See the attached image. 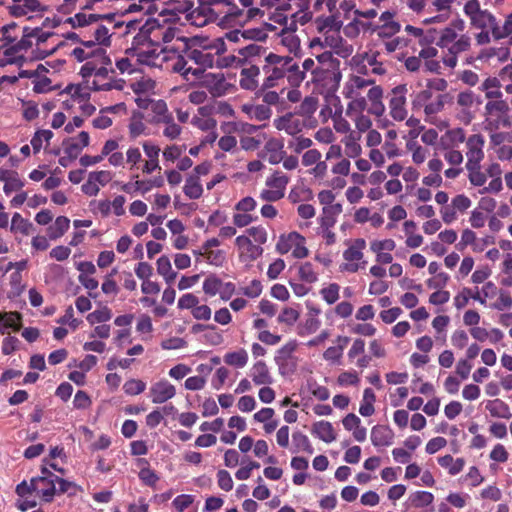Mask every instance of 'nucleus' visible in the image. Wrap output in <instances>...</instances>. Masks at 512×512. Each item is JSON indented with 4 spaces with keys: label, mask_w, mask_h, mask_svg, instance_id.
<instances>
[{
    "label": "nucleus",
    "mask_w": 512,
    "mask_h": 512,
    "mask_svg": "<svg viewBox=\"0 0 512 512\" xmlns=\"http://www.w3.org/2000/svg\"><path fill=\"white\" fill-rule=\"evenodd\" d=\"M465 28V21L458 17L440 30L428 31L431 42L442 51L443 64L449 68H455L458 56L471 49L472 39L463 33Z\"/></svg>",
    "instance_id": "obj_1"
},
{
    "label": "nucleus",
    "mask_w": 512,
    "mask_h": 512,
    "mask_svg": "<svg viewBox=\"0 0 512 512\" xmlns=\"http://www.w3.org/2000/svg\"><path fill=\"white\" fill-rule=\"evenodd\" d=\"M485 138L482 134H471L465 143L467 177L474 187H482L486 183V173L483 172L481 162L483 161Z\"/></svg>",
    "instance_id": "obj_2"
},
{
    "label": "nucleus",
    "mask_w": 512,
    "mask_h": 512,
    "mask_svg": "<svg viewBox=\"0 0 512 512\" xmlns=\"http://www.w3.org/2000/svg\"><path fill=\"white\" fill-rule=\"evenodd\" d=\"M317 69L311 81L328 91H335L340 85L342 78L340 71V60L335 58L329 51L319 54L317 57Z\"/></svg>",
    "instance_id": "obj_3"
},
{
    "label": "nucleus",
    "mask_w": 512,
    "mask_h": 512,
    "mask_svg": "<svg viewBox=\"0 0 512 512\" xmlns=\"http://www.w3.org/2000/svg\"><path fill=\"white\" fill-rule=\"evenodd\" d=\"M108 66L101 61L85 62L80 68L79 74L84 79V83L93 91H110L114 88L112 81L109 79V73L113 72Z\"/></svg>",
    "instance_id": "obj_4"
},
{
    "label": "nucleus",
    "mask_w": 512,
    "mask_h": 512,
    "mask_svg": "<svg viewBox=\"0 0 512 512\" xmlns=\"http://www.w3.org/2000/svg\"><path fill=\"white\" fill-rule=\"evenodd\" d=\"M290 63L289 56H280L273 52H269L265 56V63L262 70L265 74L263 80L265 88H273L280 85V82L286 78L287 72H289Z\"/></svg>",
    "instance_id": "obj_5"
},
{
    "label": "nucleus",
    "mask_w": 512,
    "mask_h": 512,
    "mask_svg": "<svg viewBox=\"0 0 512 512\" xmlns=\"http://www.w3.org/2000/svg\"><path fill=\"white\" fill-rule=\"evenodd\" d=\"M463 12L469 20L470 27L476 30L493 29L496 26V16L487 9H482L479 0H467L463 6Z\"/></svg>",
    "instance_id": "obj_6"
},
{
    "label": "nucleus",
    "mask_w": 512,
    "mask_h": 512,
    "mask_svg": "<svg viewBox=\"0 0 512 512\" xmlns=\"http://www.w3.org/2000/svg\"><path fill=\"white\" fill-rule=\"evenodd\" d=\"M375 81L372 79H366L362 76H352L349 82L345 86V96L350 98L351 101L347 107V114L351 112H363L367 108V100L362 95V91L369 86H373Z\"/></svg>",
    "instance_id": "obj_7"
},
{
    "label": "nucleus",
    "mask_w": 512,
    "mask_h": 512,
    "mask_svg": "<svg viewBox=\"0 0 512 512\" xmlns=\"http://www.w3.org/2000/svg\"><path fill=\"white\" fill-rule=\"evenodd\" d=\"M509 105L502 98L492 99L485 104V117L491 129L507 128L511 125Z\"/></svg>",
    "instance_id": "obj_8"
},
{
    "label": "nucleus",
    "mask_w": 512,
    "mask_h": 512,
    "mask_svg": "<svg viewBox=\"0 0 512 512\" xmlns=\"http://www.w3.org/2000/svg\"><path fill=\"white\" fill-rule=\"evenodd\" d=\"M481 101L471 90L461 91L456 98L458 119L464 124H470L475 118L476 110Z\"/></svg>",
    "instance_id": "obj_9"
},
{
    "label": "nucleus",
    "mask_w": 512,
    "mask_h": 512,
    "mask_svg": "<svg viewBox=\"0 0 512 512\" xmlns=\"http://www.w3.org/2000/svg\"><path fill=\"white\" fill-rule=\"evenodd\" d=\"M135 58L137 64H143L151 67H161L162 62L165 60L163 49L160 43L153 41V43L145 47L136 48V51L128 54Z\"/></svg>",
    "instance_id": "obj_10"
},
{
    "label": "nucleus",
    "mask_w": 512,
    "mask_h": 512,
    "mask_svg": "<svg viewBox=\"0 0 512 512\" xmlns=\"http://www.w3.org/2000/svg\"><path fill=\"white\" fill-rule=\"evenodd\" d=\"M408 92L405 84L394 87L389 96V109L391 117L396 121H403L407 117L406 94Z\"/></svg>",
    "instance_id": "obj_11"
},
{
    "label": "nucleus",
    "mask_w": 512,
    "mask_h": 512,
    "mask_svg": "<svg viewBox=\"0 0 512 512\" xmlns=\"http://www.w3.org/2000/svg\"><path fill=\"white\" fill-rule=\"evenodd\" d=\"M201 84L213 97H221L228 94L232 88L223 73L202 74Z\"/></svg>",
    "instance_id": "obj_12"
},
{
    "label": "nucleus",
    "mask_w": 512,
    "mask_h": 512,
    "mask_svg": "<svg viewBox=\"0 0 512 512\" xmlns=\"http://www.w3.org/2000/svg\"><path fill=\"white\" fill-rule=\"evenodd\" d=\"M156 27L155 19L147 17L142 24L140 31L134 36L131 47L126 50V55L136 51V48L145 47L156 39L153 36V29Z\"/></svg>",
    "instance_id": "obj_13"
},
{
    "label": "nucleus",
    "mask_w": 512,
    "mask_h": 512,
    "mask_svg": "<svg viewBox=\"0 0 512 512\" xmlns=\"http://www.w3.org/2000/svg\"><path fill=\"white\" fill-rule=\"evenodd\" d=\"M273 126L279 131H285L288 135L296 136L303 127V121L292 113H286L273 120Z\"/></svg>",
    "instance_id": "obj_14"
},
{
    "label": "nucleus",
    "mask_w": 512,
    "mask_h": 512,
    "mask_svg": "<svg viewBox=\"0 0 512 512\" xmlns=\"http://www.w3.org/2000/svg\"><path fill=\"white\" fill-rule=\"evenodd\" d=\"M285 155L284 143L277 138L267 140L261 152V157L272 165L279 164L284 159Z\"/></svg>",
    "instance_id": "obj_15"
},
{
    "label": "nucleus",
    "mask_w": 512,
    "mask_h": 512,
    "mask_svg": "<svg viewBox=\"0 0 512 512\" xmlns=\"http://www.w3.org/2000/svg\"><path fill=\"white\" fill-rule=\"evenodd\" d=\"M176 394L175 387L167 380H161L150 387V398L153 403L161 404L173 398Z\"/></svg>",
    "instance_id": "obj_16"
},
{
    "label": "nucleus",
    "mask_w": 512,
    "mask_h": 512,
    "mask_svg": "<svg viewBox=\"0 0 512 512\" xmlns=\"http://www.w3.org/2000/svg\"><path fill=\"white\" fill-rule=\"evenodd\" d=\"M383 89L379 85H373L367 92V110L375 116H382L385 112V105L382 102Z\"/></svg>",
    "instance_id": "obj_17"
},
{
    "label": "nucleus",
    "mask_w": 512,
    "mask_h": 512,
    "mask_svg": "<svg viewBox=\"0 0 512 512\" xmlns=\"http://www.w3.org/2000/svg\"><path fill=\"white\" fill-rule=\"evenodd\" d=\"M260 69L256 64H251L249 67L242 68L240 71L239 85L244 90L257 91L259 86L258 77Z\"/></svg>",
    "instance_id": "obj_18"
},
{
    "label": "nucleus",
    "mask_w": 512,
    "mask_h": 512,
    "mask_svg": "<svg viewBox=\"0 0 512 512\" xmlns=\"http://www.w3.org/2000/svg\"><path fill=\"white\" fill-rule=\"evenodd\" d=\"M46 10L47 7L42 6L39 0H22L18 4L8 6V12L13 17H23L31 12Z\"/></svg>",
    "instance_id": "obj_19"
},
{
    "label": "nucleus",
    "mask_w": 512,
    "mask_h": 512,
    "mask_svg": "<svg viewBox=\"0 0 512 512\" xmlns=\"http://www.w3.org/2000/svg\"><path fill=\"white\" fill-rule=\"evenodd\" d=\"M0 181L4 183L3 191L6 195L19 191L24 186V182L20 179L19 174L13 170H1Z\"/></svg>",
    "instance_id": "obj_20"
},
{
    "label": "nucleus",
    "mask_w": 512,
    "mask_h": 512,
    "mask_svg": "<svg viewBox=\"0 0 512 512\" xmlns=\"http://www.w3.org/2000/svg\"><path fill=\"white\" fill-rule=\"evenodd\" d=\"M393 437V431L387 426L377 425L371 430V442L377 447L391 445Z\"/></svg>",
    "instance_id": "obj_21"
},
{
    "label": "nucleus",
    "mask_w": 512,
    "mask_h": 512,
    "mask_svg": "<svg viewBox=\"0 0 512 512\" xmlns=\"http://www.w3.org/2000/svg\"><path fill=\"white\" fill-rule=\"evenodd\" d=\"M268 53L266 47L257 43H250L238 49V55L243 58V61L251 64L256 58L263 57L265 59Z\"/></svg>",
    "instance_id": "obj_22"
},
{
    "label": "nucleus",
    "mask_w": 512,
    "mask_h": 512,
    "mask_svg": "<svg viewBox=\"0 0 512 512\" xmlns=\"http://www.w3.org/2000/svg\"><path fill=\"white\" fill-rule=\"evenodd\" d=\"M311 432L320 440L331 443L336 440V433L333 425L329 421H318L312 425Z\"/></svg>",
    "instance_id": "obj_23"
},
{
    "label": "nucleus",
    "mask_w": 512,
    "mask_h": 512,
    "mask_svg": "<svg viewBox=\"0 0 512 512\" xmlns=\"http://www.w3.org/2000/svg\"><path fill=\"white\" fill-rule=\"evenodd\" d=\"M342 212V205L335 203L334 205L324 206L322 214L319 217V225L324 228H333L336 224L337 216Z\"/></svg>",
    "instance_id": "obj_24"
},
{
    "label": "nucleus",
    "mask_w": 512,
    "mask_h": 512,
    "mask_svg": "<svg viewBox=\"0 0 512 512\" xmlns=\"http://www.w3.org/2000/svg\"><path fill=\"white\" fill-rule=\"evenodd\" d=\"M298 241L302 242V235L296 231L282 234L276 244V251L282 255L287 254L293 250Z\"/></svg>",
    "instance_id": "obj_25"
},
{
    "label": "nucleus",
    "mask_w": 512,
    "mask_h": 512,
    "mask_svg": "<svg viewBox=\"0 0 512 512\" xmlns=\"http://www.w3.org/2000/svg\"><path fill=\"white\" fill-rule=\"evenodd\" d=\"M192 332L195 334L204 332L203 338L211 345H219L223 341L222 335L216 331L215 326L213 325L210 326L197 323L193 325Z\"/></svg>",
    "instance_id": "obj_26"
},
{
    "label": "nucleus",
    "mask_w": 512,
    "mask_h": 512,
    "mask_svg": "<svg viewBox=\"0 0 512 512\" xmlns=\"http://www.w3.org/2000/svg\"><path fill=\"white\" fill-rule=\"evenodd\" d=\"M184 194L192 200L199 199L203 194V187L198 179V175H189L186 178L185 185L183 187Z\"/></svg>",
    "instance_id": "obj_27"
},
{
    "label": "nucleus",
    "mask_w": 512,
    "mask_h": 512,
    "mask_svg": "<svg viewBox=\"0 0 512 512\" xmlns=\"http://www.w3.org/2000/svg\"><path fill=\"white\" fill-rule=\"evenodd\" d=\"M243 111L246 112L251 119L257 121H265L272 116V110L265 104L244 105Z\"/></svg>",
    "instance_id": "obj_28"
},
{
    "label": "nucleus",
    "mask_w": 512,
    "mask_h": 512,
    "mask_svg": "<svg viewBox=\"0 0 512 512\" xmlns=\"http://www.w3.org/2000/svg\"><path fill=\"white\" fill-rule=\"evenodd\" d=\"M37 478H43L39 480L38 484V492L43 497L45 502H51L55 494H57V489L55 487V478H49L48 476H38Z\"/></svg>",
    "instance_id": "obj_29"
},
{
    "label": "nucleus",
    "mask_w": 512,
    "mask_h": 512,
    "mask_svg": "<svg viewBox=\"0 0 512 512\" xmlns=\"http://www.w3.org/2000/svg\"><path fill=\"white\" fill-rule=\"evenodd\" d=\"M173 71L180 73L187 81L190 80L189 74H192L195 78H199L203 74L201 68H192L188 66L187 60L183 56H179L173 64Z\"/></svg>",
    "instance_id": "obj_30"
},
{
    "label": "nucleus",
    "mask_w": 512,
    "mask_h": 512,
    "mask_svg": "<svg viewBox=\"0 0 512 512\" xmlns=\"http://www.w3.org/2000/svg\"><path fill=\"white\" fill-rule=\"evenodd\" d=\"M144 116L141 112H133L128 125L129 135L132 139L146 134L147 126L143 122Z\"/></svg>",
    "instance_id": "obj_31"
},
{
    "label": "nucleus",
    "mask_w": 512,
    "mask_h": 512,
    "mask_svg": "<svg viewBox=\"0 0 512 512\" xmlns=\"http://www.w3.org/2000/svg\"><path fill=\"white\" fill-rule=\"evenodd\" d=\"M252 379L256 385L271 384L273 382L265 362L258 361L254 364L252 368Z\"/></svg>",
    "instance_id": "obj_32"
},
{
    "label": "nucleus",
    "mask_w": 512,
    "mask_h": 512,
    "mask_svg": "<svg viewBox=\"0 0 512 512\" xmlns=\"http://www.w3.org/2000/svg\"><path fill=\"white\" fill-rule=\"evenodd\" d=\"M10 230L12 233H20L23 236H28L33 230V224L21 216L20 213H14L11 220Z\"/></svg>",
    "instance_id": "obj_33"
},
{
    "label": "nucleus",
    "mask_w": 512,
    "mask_h": 512,
    "mask_svg": "<svg viewBox=\"0 0 512 512\" xmlns=\"http://www.w3.org/2000/svg\"><path fill=\"white\" fill-rule=\"evenodd\" d=\"M70 220L66 216H59L54 223L47 229L48 236L51 240H56L62 237L69 229Z\"/></svg>",
    "instance_id": "obj_34"
},
{
    "label": "nucleus",
    "mask_w": 512,
    "mask_h": 512,
    "mask_svg": "<svg viewBox=\"0 0 512 512\" xmlns=\"http://www.w3.org/2000/svg\"><path fill=\"white\" fill-rule=\"evenodd\" d=\"M81 47L84 49H88L95 55L96 61H101L104 64H112L110 57L107 55L106 49L103 47H100L98 43L92 39V40H82L80 41Z\"/></svg>",
    "instance_id": "obj_35"
},
{
    "label": "nucleus",
    "mask_w": 512,
    "mask_h": 512,
    "mask_svg": "<svg viewBox=\"0 0 512 512\" xmlns=\"http://www.w3.org/2000/svg\"><path fill=\"white\" fill-rule=\"evenodd\" d=\"M150 110L154 114V116L150 120V122L153 124H160L166 119H168V117L172 116L164 100H154L152 102Z\"/></svg>",
    "instance_id": "obj_36"
},
{
    "label": "nucleus",
    "mask_w": 512,
    "mask_h": 512,
    "mask_svg": "<svg viewBox=\"0 0 512 512\" xmlns=\"http://www.w3.org/2000/svg\"><path fill=\"white\" fill-rule=\"evenodd\" d=\"M486 409L493 417L505 419H510L512 417L509 406L500 399L489 401L486 405Z\"/></svg>",
    "instance_id": "obj_37"
},
{
    "label": "nucleus",
    "mask_w": 512,
    "mask_h": 512,
    "mask_svg": "<svg viewBox=\"0 0 512 512\" xmlns=\"http://www.w3.org/2000/svg\"><path fill=\"white\" fill-rule=\"evenodd\" d=\"M289 177L282 171H275L266 179V186L285 194L286 186L289 183Z\"/></svg>",
    "instance_id": "obj_38"
},
{
    "label": "nucleus",
    "mask_w": 512,
    "mask_h": 512,
    "mask_svg": "<svg viewBox=\"0 0 512 512\" xmlns=\"http://www.w3.org/2000/svg\"><path fill=\"white\" fill-rule=\"evenodd\" d=\"M289 72H287L286 78L288 83L292 87H298L305 79L304 71L300 68V66L290 57Z\"/></svg>",
    "instance_id": "obj_39"
},
{
    "label": "nucleus",
    "mask_w": 512,
    "mask_h": 512,
    "mask_svg": "<svg viewBox=\"0 0 512 512\" xmlns=\"http://www.w3.org/2000/svg\"><path fill=\"white\" fill-rule=\"evenodd\" d=\"M157 272L164 277L168 284L173 283L177 276V273L173 271L171 262L167 256H161L157 260Z\"/></svg>",
    "instance_id": "obj_40"
},
{
    "label": "nucleus",
    "mask_w": 512,
    "mask_h": 512,
    "mask_svg": "<svg viewBox=\"0 0 512 512\" xmlns=\"http://www.w3.org/2000/svg\"><path fill=\"white\" fill-rule=\"evenodd\" d=\"M156 27L153 29V36L156 39V42L159 43L162 40L164 43L171 42L176 35L177 29L174 27H164L160 25L159 21L155 19Z\"/></svg>",
    "instance_id": "obj_41"
},
{
    "label": "nucleus",
    "mask_w": 512,
    "mask_h": 512,
    "mask_svg": "<svg viewBox=\"0 0 512 512\" xmlns=\"http://www.w3.org/2000/svg\"><path fill=\"white\" fill-rule=\"evenodd\" d=\"M292 443L294 446L293 452L304 451L308 454L314 453L310 440L300 431H296L292 434Z\"/></svg>",
    "instance_id": "obj_42"
},
{
    "label": "nucleus",
    "mask_w": 512,
    "mask_h": 512,
    "mask_svg": "<svg viewBox=\"0 0 512 512\" xmlns=\"http://www.w3.org/2000/svg\"><path fill=\"white\" fill-rule=\"evenodd\" d=\"M164 185L162 176H156L149 180H136L133 184L134 191L140 192L142 195L148 193L152 188H160Z\"/></svg>",
    "instance_id": "obj_43"
},
{
    "label": "nucleus",
    "mask_w": 512,
    "mask_h": 512,
    "mask_svg": "<svg viewBox=\"0 0 512 512\" xmlns=\"http://www.w3.org/2000/svg\"><path fill=\"white\" fill-rule=\"evenodd\" d=\"M366 242L364 239H356L354 244L346 249L343 253V257L346 261H358L363 258L362 250L365 248Z\"/></svg>",
    "instance_id": "obj_44"
},
{
    "label": "nucleus",
    "mask_w": 512,
    "mask_h": 512,
    "mask_svg": "<svg viewBox=\"0 0 512 512\" xmlns=\"http://www.w3.org/2000/svg\"><path fill=\"white\" fill-rule=\"evenodd\" d=\"M242 37L244 39H256L262 40L266 37L265 33L262 30L257 29H246L244 31L235 30L227 33V38L230 41H239V38Z\"/></svg>",
    "instance_id": "obj_45"
},
{
    "label": "nucleus",
    "mask_w": 512,
    "mask_h": 512,
    "mask_svg": "<svg viewBox=\"0 0 512 512\" xmlns=\"http://www.w3.org/2000/svg\"><path fill=\"white\" fill-rule=\"evenodd\" d=\"M481 89L485 92V97L488 101L499 99L503 96V93L499 89V81L496 78H487L482 83Z\"/></svg>",
    "instance_id": "obj_46"
},
{
    "label": "nucleus",
    "mask_w": 512,
    "mask_h": 512,
    "mask_svg": "<svg viewBox=\"0 0 512 512\" xmlns=\"http://www.w3.org/2000/svg\"><path fill=\"white\" fill-rule=\"evenodd\" d=\"M507 37H512V15H508L503 24L496 21V26L493 29V39L501 40Z\"/></svg>",
    "instance_id": "obj_47"
},
{
    "label": "nucleus",
    "mask_w": 512,
    "mask_h": 512,
    "mask_svg": "<svg viewBox=\"0 0 512 512\" xmlns=\"http://www.w3.org/2000/svg\"><path fill=\"white\" fill-rule=\"evenodd\" d=\"M446 98L447 95L445 94L433 95L432 99L429 101V103L424 109L426 116L431 117L441 112L444 108Z\"/></svg>",
    "instance_id": "obj_48"
},
{
    "label": "nucleus",
    "mask_w": 512,
    "mask_h": 512,
    "mask_svg": "<svg viewBox=\"0 0 512 512\" xmlns=\"http://www.w3.org/2000/svg\"><path fill=\"white\" fill-rule=\"evenodd\" d=\"M434 500L432 493L427 491H417L409 496V502L416 508H423L430 505Z\"/></svg>",
    "instance_id": "obj_49"
},
{
    "label": "nucleus",
    "mask_w": 512,
    "mask_h": 512,
    "mask_svg": "<svg viewBox=\"0 0 512 512\" xmlns=\"http://www.w3.org/2000/svg\"><path fill=\"white\" fill-rule=\"evenodd\" d=\"M401 29V25L398 22H389L386 24H377L376 34L379 38L386 40L392 38Z\"/></svg>",
    "instance_id": "obj_50"
},
{
    "label": "nucleus",
    "mask_w": 512,
    "mask_h": 512,
    "mask_svg": "<svg viewBox=\"0 0 512 512\" xmlns=\"http://www.w3.org/2000/svg\"><path fill=\"white\" fill-rule=\"evenodd\" d=\"M434 93L431 90V84H428V87L419 91L415 94L412 100V107L414 110L425 109L429 101L432 99Z\"/></svg>",
    "instance_id": "obj_51"
},
{
    "label": "nucleus",
    "mask_w": 512,
    "mask_h": 512,
    "mask_svg": "<svg viewBox=\"0 0 512 512\" xmlns=\"http://www.w3.org/2000/svg\"><path fill=\"white\" fill-rule=\"evenodd\" d=\"M99 17L98 14L86 15L84 13H77L73 17L68 18L67 22L71 24L73 28L84 27L99 21Z\"/></svg>",
    "instance_id": "obj_52"
},
{
    "label": "nucleus",
    "mask_w": 512,
    "mask_h": 512,
    "mask_svg": "<svg viewBox=\"0 0 512 512\" xmlns=\"http://www.w3.org/2000/svg\"><path fill=\"white\" fill-rule=\"evenodd\" d=\"M454 0H429V13H442L452 15V5Z\"/></svg>",
    "instance_id": "obj_53"
},
{
    "label": "nucleus",
    "mask_w": 512,
    "mask_h": 512,
    "mask_svg": "<svg viewBox=\"0 0 512 512\" xmlns=\"http://www.w3.org/2000/svg\"><path fill=\"white\" fill-rule=\"evenodd\" d=\"M304 0H261L262 6L274 7L276 10H290L295 5L300 8Z\"/></svg>",
    "instance_id": "obj_54"
},
{
    "label": "nucleus",
    "mask_w": 512,
    "mask_h": 512,
    "mask_svg": "<svg viewBox=\"0 0 512 512\" xmlns=\"http://www.w3.org/2000/svg\"><path fill=\"white\" fill-rule=\"evenodd\" d=\"M52 137L53 132L51 130H37L31 139L34 154L41 150L44 141L48 144Z\"/></svg>",
    "instance_id": "obj_55"
},
{
    "label": "nucleus",
    "mask_w": 512,
    "mask_h": 512,
    "mask_svg": "<svg viewBox=\"0 0 512 512\" xmlns=\"http://www.w3.org/2000/svg\"><path fill=\"white\" fill-rule=\"evenodd\" d=\"M195 255L202 256L214 266H222L225 261V253L222 250L194 251Z\"/></svg>",
    "instance_id": "obj_56"
},
{
    "label": "nucleus",
    "mask_w": 512,
    "mask_h": 512,
    "mask_svg": "<svg viewBox=\"0 0 512 512\" xmlns=\"http://www.w3.org/2000/svg\"><path fill=\"white\" fill-rule=\"evenodd\" d=\"M271 88H265L264 83L256 91V95L260 97L263 103L267 106L277 105L280 103V95L276 91L270 90Z\"/></svg>",
    "instance_id": "obj_57"
},
{
    "label": "nucleus",
    "mask_w": 512,
    "mask_h": 512,
    "mask_svg": "<svg viewBox=\"0 0 512 512\" xmlns=\"http://www.w3.org/2000/svg\"><path fill=\"white\" fill-rule=\"evenodd\" d=\"M226 364L238 368L244 367L248 361V355L245 350L227 353L224 357Z\"/></svg>",
    "instance_id": "obj_58"
},
{
    "label": "nucleus",
    "mask_w": 512,
    "mask_h": 512,
    "mask_svg": "<svg viewBox=\"0 0 512 512\" xmlns=\"http://www.w3.org/2000/svg\"><path fill=\"white\" fill-rule=\"evenodd\" d=\"M377 24L372 22H364L361 20H355L354 23H350L345 28L346 35H350V30H355V34H359L360 31L364 33H376Z\"/></svg>",
    "instance_id": "obj_59"
},
{
    "label": "nucleus",
    "mask_w": 512,
    "mask_h": 512,
    "mask_svg": "<svg viewBox=\"0 0 512 512\" xmlns=\"http://www.w3.org/2000/svg\"><path fill=\"white\" fill-rule=\"evenodd\" d=\"M188 57L203 67H212L214 63V56L211 53L197 49L191 50Z\"/></svg>",
    "instance_id": "obj_60"
},
{
    "label": "nucleus",
    "mask_w": 512,
    "mask_h": 512,
    "mask_svg": "<svg viewBox=\"0 0 512 512\" xmlns=\"http://www.w3.org/2000/svg\"><path fill=\"white\" fill-rule=\"evenodd\" d=\"M41 30L39 28H36L33 30L32 33H25L21 40L16 42L13 46H11L9 49H7L6 54L9 55L11 52H20L22 50H27L32 46V42L30 40V37L36 36Z\"/></svg>",
    "instance_id": "obj_61"
},
{
    "label": "nucleus",
    "mask_w": 512,
    "mask_h": 512,
    "mask_svg": "<svg viewBox=\"0 0 512 512\" xmlns=\"http://www.w3.org/2000/svg\"><path fill=\"white\" fill-rule=\"evenodd\" d=\"M221 279L214 274L209 275L203 282V291L208 296H215L219 293Z\"/></svg>",
    "instance_id": "obj_62"
},
{
    "label": "nucleus",
    "mask_w": 512,
    "mask_h": 512,
    "mask_svg": "<svg viewBox=\"0 0 512 512\" xmlns=\"http://www.w3.org/2000/svg\"><path fill=\"white\" fill-rule=\"evenodd\" d=\"M407 148L412 152V160L415 164H422L426 160L428 150L418 145L417 142H408Z\"/></svg>",
    "instance_id": "obj_63"
},
{
    "label": "nucleus",
    "mask_w": 512,
    "mask_h": 512,
    "mask_svg": "<svg viewBox=\"0 0 512 512\" xmlns=\"http://www.w3.org/2000/svg\"><path fill=\"white\" fill-rule=\"evenodd\" d=\"M93 38L100 47H108L111 44V34L109 33V29L104 25H98L95 28Z\"/></svg>",
    "instance_id": "obj_64"
}]
</instances>
